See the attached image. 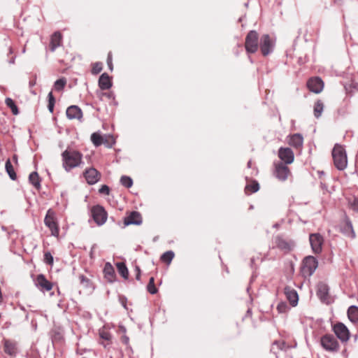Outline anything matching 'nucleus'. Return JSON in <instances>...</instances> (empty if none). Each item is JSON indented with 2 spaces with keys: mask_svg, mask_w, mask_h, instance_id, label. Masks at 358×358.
Returning <instances> with one entry per match:
<instances>
[{
  "mask_svg": "<svg viewBox=\"0 0 358 358\" xmlns=\"http://www.w3.org/2000/svg\"><path fill=\"white\" fill-rule=\"evenodd\" d=\"M48 109L50 110V112L52 113L53 112V109H54V106H55V99L52 94V92H50L49 94H48Z\"/></svg>",
  "mask_w": 358,
  "mask_h": 358,
  "instance_id": "obj_40",
  "label": "nucleus"
},
{
  "mask_svg": "<svg viewBox=\"0 0 358 358\" xmlns=\"http://www.w3.org/2000/svg\"><path fill=\"white\" fill-rule=\"evenodd\" d=\"M120 183L127 188H129L133 185V180L129 176H122L120 178Z\"/></svg>",
  "mask_w": 358,
  "mask_h": 358,
  "instance_id": "obj_36",
  "label": "nucleus"
},
{
  "mask_svg": "<svg viewBox=\"0 0 358 358\" xmlns=\"http://www.w3.org/2000/svg\"><path fill=\"white\" fill-rule=\"evenodd\" d=\"M35 286L42 292H49L53 288V283L43 274H38L34 280Z\"/></svg>",
  "mask_w": 358,
  "mask_h": 358,
  "instance_id": "obj_11",
  "label": "nucleus"
},
{
  "mask_svg": "<svg viewBox=\"0 0 358 358\" xmlns=\"http://www.w3.org/2000/svg\"><path fill=\"white\" fill-rule=\"evenodd\" d=\"M350 208L355 212H358V199L353 198L349 201Z\"/></svg>",
  "mask_w": 358,
  "mask_h": 358,
  "instance_id": "obj_44",
  "label": "nucleus"
},
{
  "mask_svg": "<svg viewBox=\"0 0 358 358\" xmlns=\"http://www.w3.org/2000/svg\"><path fill=\"white\" fill-rule=\"evenodd\" d=\"M147 289L148 292H150L151 294H155L157 292V289L155 285V280L153 277H151L150 278L149 282L147 286Z\"/></svg>",
  "mask_w": 358,
  "mask_h": 358,
  "instance_id": "obj_38",
  "label": "nucleus"
},
{
  "mask_svg": "<svg viewBox=\"0 0 358 358\" xmlns=\"http://www.w3.org/2000/svg\"><path fill=\"white\" fill-rule=\"evenodd\" d=\"M259 34L255 30L250 31L245 39V49L248 54L255 53L259 48Z\"/></svg>",
  "mask_w": 358,
  "mask_h": 358,
  "instance_id": "obj_5",
  "label": "nucleus"
},
{
  "mask_svg": "<svg viewBox=\"0 0 358 358\" xmlns=\"http://www.w3.org/2000/svg\"><path fill=\"white\" fill-rule=\"evenodd\" d=\"M295 245L294 241L281 234L275 236L273 238V248H278L285 254L292 251Z\"/></svg>",
  "mask_w": 358,
  "mask_h": 358,
  "instance_id": "obj_3",
  "label": "nucleus"
},
{
  "mask_svg": "<svg viewBox=\"0 0 358 358\" xmlns=\"http://www.w3.org/2000/svg\"><path fill=\"white\" fill-rule=\"evenodd\" d=\"M25 51H26V49H25V48H24L22 49V52H23V53H24V52H25Z\"/></svg>",
  "mask_w": 358,
  "mask_h": 358,
  "instance_id": "obj_60",
  "label": "nucleus"
},
{
  "mask_svg": "<svg viewBox=\"0 0 358 358\" xmlns=\"http://www.w3.org/2000/svg\"><path fill=\"white\" fill-rule=\"evenodd\" d=\"M91 215L98 226L104 224L108 218L106 210L100 205H96L92 208Z\"/></svg>",
  "mask_w": 358,
  "mask_h": 358,
  "instance_id": "obj_8",
  "label": "nucleus"
},
{
  "mask_svg": "<svg viewBox=\"0 0 358 358\" xmlns=\"http://www.w3.org/2000/svg\"><path fill=\"white\" fill-rule=\"evenodd\" d=\"M99 336L101 338L105 341H110L111 339V334L110 332L106 331H101L99 332Z\"/></svg>",
  "mask_w": 358,
  "mask_h": 358,
  "instance_id": "obj_45",
  "label": "nucleus"
},
{
  "mask_svg": "<svg viewBox=\"0 0 358 358\" xmlns=\"http://www.w3.org/2000/svg\"><path fill=\"white\" fill-rule=\"evenodd\" d=\"M63 169L69 172L72 169L80 167L83 164V155L78 150L68 147L62 155Z\"/></svg>",
  "mask_w": 358,
  "mask_h": 358,
  "instance_id": "obj_1",
  "label": "nucleus"
},
{
  "mask_svg": "<svg viewBox=\"0 0 358 358\" xmlns=\"http://www.w3.org/2000/svg\"><path fill=\"white\" fill-rule=\"evenodd\" d=\"M29 181L36 189H41V179L37 172L34 171L29 174Z\"/></svg>",
  "mask_w": 358,
  "mask_h": 358,
  "instance_id": "obj_27",
  "label": "nucleus"
},
{
  "mask_svg": "<svg viewBox=\"0 0 358 358\" xmlns=\"http://www.w3.org/2000/svg\"><path fill=\"white\" fill-rule=\"evenodd\" d=\"M273 166V176L280 181H285L291 174V171L287 164H285L283 162H274Z\"/></svg>",
  "mask_w": 358,
  "mask_h": 358,
  "instance_id": "obj_10",
  "label": "nucleus"
},
{
  "mask_svg": "<svg viewBox=\"0 0 358 358\" xmlns=\"http://www.w3.org/2000/svg\"><path fill=\"white\" fill-rule=\"evenodd\" d=\"M285 294L290 304L292 306H296L299 301V296L296 291L294 289L287 287L285 288Z\"/></svg>",
  "mask_w": 358,
  "mask_h": 358,
  "instance_id": "obj_23",
  "label": "nucleus"
},
{
  "mask_svg": "<svg viewBox=\"0 0 358 358\" xmlns=\"http://www.w3.org/2000/svg\"><path fill=\"white\" fill-rule=\"evenodd\" d=\"M341 231L346 236L351 238L355 237V233L353 229L352 224L348 217H346L344 224L341 227Z\"/></svg>",
  "mask_w": 358,
  "mask_h": 358,
  "instance_id": "obj_21",
  "label": "nucleus"
},
{
  "mask_svg": "<svg viewBox=\"0 0 358 358\" xmlns=\"http://www.w3.org/2000/svg\"><path fill=\"white\" fill-rule=\"evenodd\" d=\"M307 87L310 91L318 94L323 90L324 83L321 78L315 77L308 80Z\"/></svg>",
  "mask_w": 358,
  "mask_h": 358,
  "instance_id": "obj_16",
  "label": "nucleus"
},
{
  "mask_svg": "<svg viewBox=\"0 0 358 358\" xmlns=\"http://www.w3.org/2000/svg\"><path fill=\"white\" fill-rule=\"evenodd\" d=\"M124 223L125 225H139L142 223L141 215L137 211H132L127 217L124 218Z\"/></svg>",
  "mask_w": 358,
  "mask_h": 358,
  "instance_id": "obj_19",
  "label": "nucleus"
},
{
  "mask_svg": "<svg viewBox=\"0 0 358 358\" xmlns=\"http://www.w3.org/2000/svg\"><path fill=\"white\" fill-rule=\"evenodd\" d=\"M103 69L102 63L101 62H96L93 64L92 68V73L94 75H96L99 73Z\"/></svg>",
  "mask_w": 358,
  "mask_h": 358,
  "instance_id": "obj_42",
  "label": "nucleus"
},
{
  "mask_svg": "<svg viewBox=\"0 0 358 358\" xmlns=\"http://www.w3.org/2000/svg\"><path fill=\"white\" fill-rule=\"evenodd\" d=\"M66 85V79L65 78H62L57 80L54 83V89L56 91H62Z\"/></svg>",
  "mask_w": 358,
  "mask_h": 358,
  "instance_id": "obj_35",
  "label": "nucleus"
},
{
  "mask_svg": "<svg viewBox=\"0 0 358 358\" xmlns=\"http://www.w3.org/2000/svg\"><path fill=\"white\" fill-rule=\"evenodd\" d=\"M318 266L317 259L311 255L306 257L302 261L301 274L305 278L311 276Z\"/></svg>",
  "mask_w": 358,
  "mask_h": 358,
  "instance_id": "obj_4",
  "label": "nucleus"
},
{
  "mask_svg": "<svg viewBox=\"0 0 358 358\" xmlns=\"http://www.w3.org/2000/svg\"><path fill=\"white\" fill-rule=\"evenodd\" d=\"M43 261L48 265L52 266L53 264L54 259L52 254L50 252H45Z\"/></svg>",
  "mask_w": 358,
  "mask_h": 358,
  "instance_id": "obj_43",
  "label": "nucleus"
},
{
  "mask_svg": "<svg viewBox=\"0 0 358 358\" xmlns=\"http://www.w3.org/2000/svg\"><path fill=\"white\" fill-rule=\"evenodd\" d=\"M80 283L85 288H93V284L90 278L85 276L84 275H79L78 276Z\"/></svg>",
  "mask_w": 358,
  "mask_h": 358,
  "instance_id": "obj_34",
  "label": "nucleus"
},
{
  "mask_svg": "<svg viewBox=\"0 0 358 358\" xmlns=\"http://www.w3.org/2000/svg\"><path fill=\"white\" fill-rule=\"evenodd\" d=\"M122 341L125 343V344H127L129 343V338L127 336H124L122 338Z\"/></svg>",
  "mask_w": 358,
  "mask_h": 358,
  "instance_id": "obj_54",
  "label": "nucleus"
},
{
  "mask_svg": "<svg viewBox=\"0 0 358 358\" xmlns=\"http://www.w3.org/2000/svg\"><path fill=\"white\" fill-rule=\"evenodd\" d=\"M91 141L96 147L100 146L104 143L103 137L97 132L91 135Z\"/></svg>",
  "mask_w": 358,
  "mask_h": 358,
  "instance_id": "obj_32",
  "label": "nucleus"
},
{
  "mask_svg": "<svg viewBox=\"0 0 358 358\" xmlns=\"http://www.w3.org/2000/svg\"><path fill=\"white\" fill-rule=\"evenodd\" d=\"M62 35L59 31L55 32L50 38V50L51 52H55V50L62 45Z\"/></svg>",
  "mask_w": 358,
  "mask_h": 358,
  "instance_id": "obj_20",
  "label": "nucleus"
},
{
  "mask_svg": "<svg viewBox=\"0 0 358 358\" xmlns=\"http://www.w3.org/2000/svg\"><path fill=\"white\" fill-rule=\"evenodd\" d=\"M8 50L10 54H12L13 52V48L11 47H9Z\"/></svg>",
  "mask_w": 358,
  "mask_h": 358,
  "instance_id": "obj_59",
  "label": "nucleus"
},
{
  "mask_svg": "<svg viewBox=\"0 0 358 358\" xmlns=\"http://www.w3.org/2000/svg\"><path fill=\"white\" fill-rule=\"evenodd\" d=\"M101 344L103 345V347H105V348L106 347V345H105L103 343H101Z\"/></svg>",
  "mask_w": 358,
  "mask_h": 358,
  "instance_id": "obj_62",
  "label": "nucleus"
},
{
  "mask_svg": "<svg viewBox=\"0 0 358 358\" xmlns=\"http://www.w3.org/2000/svg\"><path fill=\"white\" fill-rule=\"evenodd\" d=\"M6 105L11 110L13 115H17L19 114V110L15 103L11 98H6L5 100Z\"/></svg>",
  "mask_w": 358,
  "mask_h": 358,
  "instance_id": "obj_33",
  "label": "nucleus"
},
{
  "mask_svg": "<svg viewBox=\"0 0 358 358\" xmlns=\"http://www.w3.org/2000/svg\"><path fill=\"white\" fill-rule=\"evenodd\" d=\"M348 316L349 320L355 323L358 322V307L356 306H351L348 310Z\"/></svg>",
  "mask_w": 358,
  "mask_h": 358,
  "instance_id": "obj_28",
  "label": "nucleus"
},
{
  "mask_svg": "<svg viewBox=\"0 0 358 358\" xmlns=\"http://www.w3.org/2000/svg\"><path fill=\"white\" fill-rule=\"evenodd\" d=\"M289 309V307L285 302H280L277 306V310L279 313H287Z\"/></svg>",
  "mask_w": 358,
  "mask_h": 358,
  "instance_id": "obj_41",
  "label": "nucleus"
},
{
  "mask_svg": "<svg viewBox=\"0 0 358 358\" xmlns=\"http://www.w3.org/2000/svg\"><path fill=\"white\" fill-rule=\"evenodd\" d=\"M275 41L268 34H263L260 38L259 48L264 56L271 54L275 47Z\"/></svg>",
  "mask_w": 358,
  "mask_h": 358,
  "instance_id": "obj_9",
  "label": "nucleus"
},
{
  "mask_svg": "<svg viewBox=\"0 0 358 358\" xmlns=\"http://www.w3.org/2000/svg\"><path fill=\"white\" fill-rule=\"evenodd\" d=\"M136 279L137 280H140V279H141V273H138L136 274Z\"/></svg>",
  "mask_w": 358,
  "mask_h": 358,
  "instance_id": "obj_57",
  "label": "nucleus"
},
{
  "mask_svg": "<svg viewBox=\"0 0 358 358\" xmlns=\"http://www.w3.org/2000/svg\"><path fill=\"white\" fill-rule=\"evenodd\" d=\"M303 143V138L300 134H294L292 135L289 140V144L296 148H299L302 146Z\"/></svg>",
  "mask_w": 358,
  "mask_h": 358,
  "instance_id": "obj_26",
  "label": "nucleus"
},
{
  "mask_svg": "<svg viewBox=\"0 0 358 358\" xmlns=\"http://www.w3.org/2000/svg\"><path fill=\"white\" fill-rule=\"evenodd\" d=\"M329 286L324 282H320L317 286V296L319 299L323 301L326 302L329 300Z\"/></svg>",
  "mask_w": 358,
  "mask_h": 358,
  "instance_id": "obj_18",
  "label": "nucleus"
},
{
  "mask_svg": "<svg viewBox=\"0 0 358 358\" xmlns=\"http://www.w3.org/2000/svg\"><path fill=\"white\" fill-rule=\"evenodd\" d=\"M103 273L105 278L109 282H113L115 280L116 275L115 270L113 267V266L107 262L103 268Z\"/></svg>",
  "mask_w": 358,
  "mask_h": 358,
  "instance_id": "obj_25",
  "label": "nucleus"
},
{
  "mask_svg": "<svg viewBox=\"0 0 358 358\" xmlns=\"http://www.w3.org/2000/svg\"><path fill=\"white\" fill-rule=\"evenodd\" d=\"M107 64L108 66L109 69L110 71H112L113 70V62H112V53L110 52L108 54Z\"/></svg>",
  "mask_w": 358,
  "mask_h": 358,
  "instance_id": "obj_48",
  "label": "nucleus"
},
{
  "mask_svg": "<svg viewBox=\"0 0 358 358\" xmlns=\"http://www.w3.org/2000/svg\"><path fill=\"white\" fill-rule=\"evenodd\" d=\"M29 85L30 87H33L36 85V80L34 79V80H30L29 83Z\"/></svg>",
  "mask_w": 358,
  "mask_h": 358,
  "instance_id": "obj_53",
  "label": "nucleus"
},
{
  "mask_svg": "<svg viewBox=\"0 0 358 358\" xmlns=\"http://www.w3.org/2000/svg\"><path fill=\"white\" fill-rule=\"evenodd\" d=\"M66 116L69 119L81 120L83 117V112L81 109L77 106H71L66 110Z\"/></svg>",
  "mask_w": 358,
  "mask_h": 358,
  "instance_id": "obj_22",
  "label": "nucleus"
},
{
  "mask_svg": "<svg viewBox=\"0 0 358 358\" xmlns=\"http://www.w3.org/2000/svg\"><path fill=\"white\" fill-rule=\"evenodd\" d=\"M320 344L325 350L331 352H336L340 348L337 339L331 334H325L322 336Z\"/></svg>",
  "mask_w": 358,
  "mask_h": 358,
  "instance_id": "obj_7",
  "label": "nucleus"
},
{
  "mask_svg": "<svg viewBox=\"0 0 358 358\" xmlns=\"http://www.w3.org/2000/svg\"><path fill=\"white\" fill-rule=\"evenodd\" d=\"M135 271H136V274L138 273H141V269H140L139 266H136L135 267Z\"/></svg>",
  "mask_w": 358,
  "mask_h": 358,
  "instance_id": "obj_55",
  "label": "nucleus"
},
{
  "mask_svg": "<svg viewBox=\"0 0 358 358\" xmlns=\"http://www.w3.org/2000/svg\"><path fill=\"white\" fill-rule=\"evenodd\" d=\"M259 189V185L257 181H253L252 183L246 185L245 191L255 193Z\"/></svg>",
  "mask_w": 358,
  "mask_h": 358,
  "instance_id": "obj_39",
  "label": "nucleus"
},
{
  "mask_svg": "<svg viewBox=\"0 0 358 358\" xmlns=\"http://www.w3.org/2000/svg\"><path fill=\"white\" fill-rule=\"evenodd\" d=\"M3 350L6 354L11 357H15L17 354V343L14 341L4 339Z\"/></svg>",
  "mask_w": 358,
  "mask_h": 358,
  "instance_id": "obj_17",
  "label": "nucleus"
},
{
  "mask_svg": "<svg viewBox=\"0 0 358 358\" xmlns=\"http://www.w3.org/2000/svg\"><path fill=\"white\" fill-rule=\"evenodd\" d=\"M334 332L342 342H347L350 338V331L347 327L341 323H336L333 327Z\"/></svg>",
  "mask_w": 358,
  "mask_h": 358,
  "instance_id": "obj_12",
  "label": "nucleus"
},
{
  "mask_svg": "<svg viewBox=\"0 0 358 358\" xmlns=\"http://www.w3.org/2000/svg\"><path fill=\"white\" fill-rule=\"evenodd\" d=\"M99 87L102 90H106L112 87L110 77L106 73H102L99 79Z\"/></svg>",
  "mask_w": 358,
  "mask_h": 358,
  "instance_id": "obj_24",
  "label": "nucleus"
},
{
  "mask_svg": "<svg viewBox=\"0 0 358 358\" xmlns=\"http://www.w3.org/2000/svg\"><path fill=\"white\" fill-rule=\"evenodd\" d=\"M251 166H252V162H251V160H250L247 164V166H248V168H251Z\"/></svg>",
  "mask_w": 358,
  "mask_h": 358,
  "instance_id": "obj_58",
  "label": "nucleus"
},
{
  "mask_svg": "<svg viewBox=\"0 0 358 358\" xmlns=\"http://www.w3.org/2000/svg\"><path fill=\"white\" fill-rule=\"evenodd\" d=\"M83 176L89 185L96 183L101 178V173L93 167L85 169Z\"/></svg>",
  "mask_w": 358,
  "mask_h": 358,
  "instance_id": "obj_14",
  "label": "nucleus"
},
{
  "mask_svg": "<svg viewBox=\"0 0 358 358\" xmlns=\"http://www.w3.org/2000/svg\"><path fill=\"white\" fill-rule=\"evenodd\" d=\"M324 105L322 100L318 99L315 102L313 113H314V116L316 118H319L321 117L323 110H324Z\"/></svg>",
  "mask_w": 358,
  "mask_h": 358,
  "instance_id": "obj_29",
  "label": "nucleus"
},
{
  "mask_svg": "<svg viewBox=\"0 0 358 358\" xmlns=\"http://www.w3.org/2000/svg\"><path fill=\"white\" fill-rule=\"evenodd\" d=\"M119 301L125 309H127V299L126 296H124L123 295L119 296Z\"/></svg>",
  "mask_w": 358,
  "mask_h": 358,
  "instance_id": "obj_47",
  "label": "nucleus"
},
{
  "mask_svg": "<svg viewBox=\"0 0 358 358\" xmlns=\"http://www.w3.org/2000/svg\"><path fill=\"white\" fill-rule=\"evenodd\" d=\"M309 241L313 252L320 254L322 250L323 237L320 234H312L309 236Z\"/></svg>",
  "mask_w": 358,
  "mask_h": 358,
  "instance_id": "obj_13",
  "label": "nucleus"
},
{
  "mask_svg": "<svg viewBox=\"0 0 358 358\" xmlns=\"http://www.w3.org/2000/svg\"><path fill=\"white\" fill-rule=\"evenodd\" d=\"M82 358H86V357H82Z\"/></svg>",
  "mask_w": 358,
  "mask_h": 358,
  "instance_id": "obj_63",
  "label": "nucleus"
},
{
  "mask_svg": "<svg viewBox=\"0 0 358 358\" xmlns=\"http://www.w3.org/2000/svg\"><path fill=\"white\" fill-rule=\"evenodd\" d=\"M116 266L119 273L124 278L127 279L129 277V271L126 264L123 262H118L116 264Z\"/></svg>",
  "mask_w": 358,
  "mask_h": 358,
  "instance_id": "obj_31",
  "label": "nucleus"
},
{
  "mask_svg": "<svg viewBox=\"0 0 358 358\" xmlns=\"http://www.w3.org/2000/svg\"><path fill=\"white\" fill-rule=\"evenodd\" d=\"M278 157L285 164H290L294 159V152L289 148H280L278 150Z\"/></svg>",
  "mask_w": 358,
  "mask_h": 358,
  "instance_id": "obj_15",
  "label": "nucleus"
},
{
  "mask_svg": "<svg viewBox=\"0 0 358 358\" xmlns=\"http://www.w3.org/2000/svg\"><path fill=\"white\" fill-rule=\"evenodd\" d=\"M331 155L335 167L339 171H343L348 166V156L345 147L336 143L332 149Z\"/></svg>",
  "mask_w": 358,
  "mask_h": 358,
  "instance_id": "obj_2",
  "label": "nucleus"
},
{
  "mask_svg": "<svg viewBox=\"0 0 358 358\" xmlns=\"http://www.w3.org/2000/svg\"><path fill=\"white\" fill-rule=\"evenodd\" d=\"M45 225L50 230L51 235L58 237L59 234V229L57 222L56 215L52 209L48 210L45 219Z\"/></svg>",
  "mask_w": 358,
  "mask_h": 358,
  "instance_id": "obj_6",
  "label": "nucleus"
},
{
  "mask_svg": "<svg viewBox=\"0 0 358 358\" xmlns=\"http://www.w3.org/2000/svg\"><path fill=\"white\" fill-rule=\"evenodd\" d=\"M14 60H15V58H13V59L11 60V63H14Z\"/></svg>",
  "mask_w": 358,
  "mask_h": 358,
  "instance_id": "obj_61",
  "label": "nucleus"
},
{
  "mask_svg": "<svg viewBox=\"0 0 358 358\" xmlns=\"http://www.w3.org/2000/svg\"><path fill=\"white\" fill-rule=\"evenodd\" d=\"M174 257V253L173 251H167L166 252H164L162 257H161V259L164 262H166V263H170L173 258Z\"/></svg>",
  "mask_w": 358,
  "mask_h": 358,
  "instance_id": "obj_37",
  "label": "nucleus"
},
{
  "mask_svg": "<svg viewBox=\"0 0 358 358\" xmlns=\"http://www.w3.org/2000/svg\"><path fill=\"white\" fill-rule=\"evenodd\" d=\"M102 95L107 96L108 99H114L113 94L111 93V92H109V93H107V92L102 93Z\"/></svg>",
  "mask_w": 358,
  "mask_h": 358,
  "instance_id": "obj_51",
  "label": "nucleus"
},
{
  "mask_svg": "<svg viewBox=\"0 0 358 358\" xmlns=\"http://www.w3.org/2000/svg\"><path fill=\"white\" fill-rule=\"evenodd\" d=\"M5 169H6L7 173L8 174L10 178L13 180H16L17 175H16V173L15 172L14 168L11 164L10 159H8L6 160V164H5Z\"/></svg>",
  "mask_w": 358,
  "mask_h": 358,
  "instance_id": "obj_30",
  "label": "nucleus"
},
{
  "mask_svg": "<svg viewBox=\"0 0 358 358\" xmlns=\"http://www.w3.org/2000/svg\"><path fill=\"white\" fill-rule=\"evenodd\" d=\"M13 160L15 162V163H17V156L16 155H14L13 156Z\"/></svg>",
  "mask_w": 358,
  "mask_h": 358,
  "instance_id": "obj_56",
  "label": "nucleus"
},
{
  "mask_svg": "<svg viewBox=\"0 0 358 358\" xmlns=\"http://www.w3.org/2000/svg\"><path fill=\"white\" fill-rule=\"evenodd\" d=\"M355 172L358 176V156L357 157L356 161H355Z\"/></svg>",
  "mask_w": 358,
  "mask_h": 358,
  "instance_id": "obj_52",
  "label": "nucleus"
},
{
  "mask_svg": "<svg viewBox=\"0 0 358 358\" xmlns=\"http://www.w3.org/2000/svg\"><path fill=\"white\" fill-rule=\"evenodd\" d=\"M99 192L100 194H103L106 195H108L110 194V188L106 185H103L100 189H99Z\"/></svg>",
  "mask_w": 358,
  "mask_h": 358,
  "instance_id": "obj_46",
  "label": "nucleus"
},
{
  "mask_svg": "<svg viewBox=\"0 0 358 358\" xmlns=\"http://www.w3.org/2000/svg\"><path fill=\"white\" fill-rule=\"evenodd\" d=\"M273 344L278 345V347L280 350H282L284 348L285 345V343L284 342H279V341H275L273 343Z\"/></svg>",
  "mask_w": 358,
  "mask_h": 358,
  "instance_id": "obj_50",
  "label": "nucleus"
},
{
  "mask_svg": "<svg viewBox=\"0 0 358 358\" xmlns=\"http://www.w3.org/2000/svg\"><path fill=\"white\" fill-rule=\"evenodd\" d=\"M104 143L103 144L105 145H112L114 143V140L112 136H106L103 138Z\"/></svg>",
  "mask_w": 358,
  "mask_h": 358,
  "instance_id": "obj_49",
  "label": "nucleus"
}]
</instances>
